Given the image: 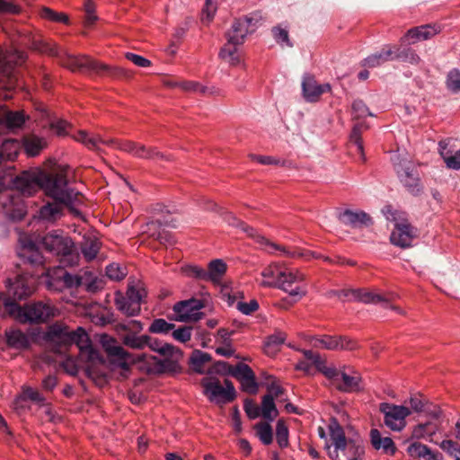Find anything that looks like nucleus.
<instances>
[{
  "label": "nucleus",
  "mask_w": 460,
  "mask_h": 460,
  "mask_svg": "<svg viewBox=\"0 0 460 460\" xmlns=\"http://www.w3.org/2000/svg\"><path fill=\"white\" fill-rule=\"evenodd\" d=\"M73 138L84 145L87 148L91 150H94L96 152H100V144L114 147L119 149L121 151L127 152L137 158L142 159H168L164 154L156 150L155 148H147L144 145L137 144L133 141L128 140H118L114 138L104 139L100 136H90L84 130H79L75 135H73Z\"/></svg>",
  "instance_id": "f257e3e1"
},
{
  "label": "nucleus",
  "mask_w": 460,
  "mask_h": 460,
  "mask_svg": "<svg viewBox=\"0 0 460 460\" xmlns=\"http://www.w3.org/2000/svg\"><path fill=\"white\" fill-rule=\"evenodd\" d=\"M261 276L262 277L261 282V286L262 287L279 288L288 293L290 296L297 297L298 299L303 297L306 293L305 290L301 288L298 285L293 287L294 284L304 281V274L299 271H288L284 266L279 263H270L266 266L261 270Z\"/></svg>",
  "instance_id": "f03ea898"
},
{
  "label": "nucleus",
  "mask_w": 460,
  "mask_h": 460,
  "mask_svg": "<svg viewBox=\"0 0 460 460\" xmlns=\"http://www.w3.org/2000/svg\"><path fill=\"white\" fill-rule=\"evenodd\" d=\"M331 446L328 454L332 460H361L365 454L363 441L359 438H347L343 429L336 420L329 425Z\"/></svg>",
  "instance_id": "7ed1b4c3"
},
{
  "label": "nucleus",
  "mask_w": 460,
  "mask_h": 460,
  "mask_svg": "<svg viewBox=\"0 0 460 460\" xmlns=\"http://www.w3.org/2000/svg\"><path fill=\"white\" fill-rule=\"evenodd\" d=\"M40 188L54 201L64 203L73 213H78L76 206L80 203V192L68 186L63 173H45L40 172Z\"/></svg>",
  "instance_id": "20e7f679"
},
{
  "label": "nucleus",
  "mask_w": 460,
  "mask_h": 460,
  "mask_svg": "<svg viewBox=\"0 0 460 460\" xmlns=\"http://www.w3.org/2000/svg\"><path fill=\"white\" fill-rule=\"evenodd\" d=\"M4 306L8 315L22 323H45L56 316L58 312V309L49 301L31 302L22 306L16 302L6 300Z\"/></svg>",
  "instance_id": "39448f33"
},
{
  "label": "nucleus",
  "mask_w": 460,
  "mask_h": 460,
  "mask_svg": "<svg viewBox=\"0 0 460 460\" xmlns=\"http://www.w3.org/2000/svg\"><path fill=\"white\" fill-rule=\"evenodd\" d=\"M61 63L63 66L70 69L72 72L109 75L113 78L128 76V72L124 68L119 66H109L85 55H67L62 58Z\"/></svg>",
  "instance_id": "423d86ee"
},
{
  "label": "nucleus",
  "mask_w": 460,
  "mask_h": 460,
  "mask_svg": "<svg viewBox=\"0 0 460 460\" xmlns=\"http://www.w3.org/2000/svg\"><path fill=\"white\" fill-rule=\"evenodd\" d=\"M41 243L46 251L59 258L65 266H74L79 261V252L73 240L58 231H52L44 235Z\"/></svg>",
  "instance_id": "0eeeda50"
},
{
  "label": "nucleus",
  "mask_w": 460,
  "mask_h": 460,
  "mask_svg": "<svg viewBox=\"0 0 460 460\" xmlns=\"http://www.w3.org/2000/svg\"><path fill=\"white\" fill-rule=\"evenodd\" d=\"M391 159L400 182L411 195H420L422 186L419 172L412 163L405 158H401L398 155H394Z\"/></svg>",
  "instance_id": "6e6552de"
},
{
  "label": "nucleus",
  "mask_w": 460,
  "mask_h": 460,
  "mask_svg": "<svg viewBox=\"0 0 460 460\" xmlns=\"http://www.w3.org/2000/svg\"><path fill=\"white\" fill-rule=\"evenodd\" d=\"M217 370L225 371L236 378L240 382L243 391L250 394H255L258 392L259 385L255 374L248 365L238 363L235 366H231L227 362L218 361Z\"/></svg>",
  "instance_id": "1a4fd4ad"
},
{
  "label": "nucleus",
  "mask_w": 460,
  "mask_h": 460,
  "mask_svg": "<svg viewBox=\"0 0 460 460\" xmlns=\"http://www.w3.org/2000/svg\"><path fill=\"white\" fill-rule=\"evenodd\" d=\"M263 17L260 12L250 13L243 18L236 19L226 33L228 41L243 44L245 37L255 31L261 25Z\"/></svg>",
  "instance_id": "9d476101"
},
{
  "label": "nucleus",
  "mask_w": 460,
  "mask_h": 460,
  "mask_svg": "<svg viewBox=\"0 0 460 460\" xmlns=\"http://www.w3.org/2000/svg\"><path fill=\"white\" fill-rule=\"evenodd\" d=\"M201 385L204 388V394L208 399L217 404L231 402L236 397L235 388L228 379L225 380V386H222L217 380L203 378Z\"/></svg>",
  "instance_id": "9b49d317"
},
{
  "label": "nucleus",
  "mask_w": 460,
  "mask_h": 460,
  "mask_svg": "<svg viewBox=\"0 0 460 460\" xmlns=\"http://www.w3.org/2000/svg\"><path fill=\"white\" fill-rule=\"evenodd\" d=\"M205 307V301L203 299L190 298L177 302L172 310L175 314L174 320L177 322H198L203 316L200 312Z\"/></svg>",
  "instance_id": "f8f14e48"
},
{
  "label": "nucleus",
  "mask_w": 460,
  "mask_h": 460,
  "mask_svg": "<svg viewBox=\"0 0 460 460\" xmlns=\"http://www.w3.org/2000/svg\"><path fill=\"white\" fill-rule=\"evenodd\" d=\"M379 411L384 414L385 424L394 431H400L405 427V419L411 412L408 407L389 402L380 403Z\"/></svg>",
  "instance_id": "ddd939ff"
},
{
  "label": "nucleus",
  "mask_w": 460,
  "mask_h": 460,
  "mask_svg": "<svg viewBox=\"0 0 460 460\" xmlns=\"http://www.w3.org/2000/svg\"><path fill=\"white\" fill-rule=\"evenodd\" d=\"M337 376L328 378L335 388L341 393H354L362 390L360 384L362 382L361 375L352 367L343 366L341 369L336 367Z\"/></svg>",
  "instance_id": "4468645a"
},
{
  "label": "nucleus",
  "mask_w": 460,
  "mask_h": 460,
  "mask_svg": "<svg viewBox=\"0 0 460 460\" xmlns=\"http://www.w3.org/2000/svg\"><path fill=\"white\" fill-rule=\"evenodd\" d=\"M330 295H335L338 296H343L345 297L351 296L355 300L365 304H380L384 308L392 309L400 314L404 313L401 308L391 305L390 302L383 296L362 289L331 291Z\"/></svg>",
  "instance_id": "2eb2a0df"
},
{
  "label": "nucleus",
  "mask_w": 460,
  "mask_h": 460,
  "mask_svg": "<svg viewBox=\"0 0 460 460\" xmlns=\"http://www.w3.org/2000/svg\"><path fill=\"white\" fill-rule=\"evenodd\" d=\"M9 296L13 299L22 300L31 296L35 290V280L28 274H19L12 280L7 279Z\"/></svg>",
  "instance_id": "dca6fc26"
},
{
  "label": "nucleus",
  "mask_w": 460,
  "mask_h": 460,
  "mask_svg": "<svg viewBox=\"0 0 460 460\" xmlns=\"http://www.w3.org/2000/svg\"><path fill=\"white\" fill-rule=\"evenodd\" d=\"M40 172L39 170L24 171L13 179V187L20 195L31 196L40 190Z\"/></svg>",
  "instance_id": "f3484780"
},
{
  "label": "nucleus",
  "mask_w": 460,
  "mask_h": 460,
  "mask_svg": "<svg viewBox=\"0 0 460 460\" xmlns=\"http://www.w3.org/2000/svg\"><path fill=\"white\" fill-rule=\"evenodd\" d=\"M43 339L55 352H60L61 349L68 347L69 329L63 323H55L48 326Z\"/></svg>",
  "instance_id": "a211bd4d"
},
{
  "label": "nucleus",
  "mask_w": 460,
  "mask_h": 460,
  "mask_svg": "<svg viewBox=\"0 0 460 460\" xmlns=\"http://www.w3.org/2000/svg\"><path fill=\"white\" fill-rule=\"evenodd\" d=\"M73 344H75L82 353L86 354L89 361H101L99 352L93 347L90 337L83 327L69 331L68 346Z\"/></svg>",
  "instance_id": "6ab92c4d"
},
{
  "label": "nucleus",
  "mask_w": 460,
  "mask_h": 460,
  "mask_svg": "<svg viewBox=\"0 0 460 460\" xmlns=\"http://www.w3.org/2000/svg\"><path fill=\"white\" fill-rule=\"evenodd\" d=\"M103 347L108 355L110 362L115 367L122 370H128L130 364L135 362L132 354L125 350L121 346L117 345L115 340L104 343Z\"/></svg>",
  "instance_id": "aec40b11"
},
{
  "label": "nucleus",
  "mask_w": 460,
  "mask_h": 460,
  "mask_svg": "<svg viewBox=\"0 0 460 460\" xmlns=\"http://www.w3.org/2000/svg\"><path fill=\"white\" fill-rule=\"evenodd\" d=\"M5 214L13 220H22L27 213L26 206L20 194L6 193L2 196Z\"/></svg>",
  "instance_id": "412c9836"
},
{
  "label": "nucleus",
  "mask_w": 460,
  "mask_h": 460,
  "mask_svg": "<svg viewBox=\"0 0 460 460\" xmlns=\"http://www.w3.org/2000/svg\"><path fill=\"white\" fill-rule=\"evenodd\" d=\"M269 253H274L278 251L284 257L290 259H304L309 261L311 259H318L320 256L316 255L314 252L305 250L298 246H287L280 245L276 243H269V246L266 249Z\"/></svg>",
  "instance_id": "4be33fe9"
},
{
  "label": "nucleus",
  "mask_w": 460,
  "mask_h": 460,
  "mask_svg": "<svg viewBox=\"0 0 460 460\" xmlns=\"http://www.w3.org/2000/svg\"><path fill=\"white\" fill-rule=\"evenodd\" d=\"M331 91L330 84H320L316 82L314 76L305 75L302 82L303 96L308 102H315L319 100L320 96Z\"/></svg>",
  "instance_id": "5701e85b"
},
{
  "label": "nucleus",
  "mask_w": 460,
  "mask_h": 460,
  "mask_svg": "<svg viewBox=\"0 0 460 460\" xmlns=\"http://www.w3.org/2000/svg\"><path fill=\"white\" fill-rule=\"evenodd\" d=\"M338 219L345 226L352 228H360L372 225V218L364 211L345 209L340 211Z\"/></svg>",
  "instance_id": "b1692460"
},
{
  "label": "nucleus",
  "mask_w": 460,
  "mask_h": 460,
  "mask_svg": "<svg viewBox=\"0 0 460 460\" xmlns=\"http://www.w3.org/2000/svg\"><path fill=\"white\" fill-rule=\"evenodd\" d=\"M21 248L18 251L19 257L31 266H42L45 260L37 245L31 240H22Z\"/></svg>",
  "instance_id": "393cba45"
},
{
  "label": "nucleus",
  "mask_w": 460,
  "mask_h": 460,
  "mask_svg": "<svg viewBox=\"0 0 460 460\" xmlns=\"http://www.w3.org/2000/svg\"><path fill=\"white\" fill-rule=\"evenodd\" d=\"M164 358L157 359L155 366L157 371L160 373H178L181 370L180 361L183 354L181 350L176 347L172 351H169Z\"/></svg>",
  "instance_id": "a878e982"
},
{
  "label": "nucleus",
  "mask_w": 460,
  "mask_h": 460,
  "mask_svg": "<svg viewBox=\"0 0 460 460\" xmlns=\"http://www.w3.org/2000/svg\"><path fill=\"white\" fill-rule=\"evenodd\" d=\"M414 237V230L411 225L396 224L394 230L390 235V241L396 246L407 248L411 245Z\"/></svg>",
  "instance_id": "bb28decb"
},
{
  "label": "nucleus",
  "mask_w": 460,
  "mask_h": 460,
  "mask_svg": "<svg viewBox=\"0 0 460 460\" xmlns=\"http://www.w3.org/2000/svg\"><path fill=\"white\" fill-rule=\"evenodd\" d=\"M440 32V26L436 24H426L410 29L405 36L402 39L403 42L405 40H411L409 43H415L420 40H429Z\"/></svg>",
  "instance_id": "cd10ccee"
},
{
  "label": "nucleus",
  "mask_w": 460,
  "mask_h": 460,
  "mask_svg": "<svg viewBox=\"0 0 460 460\" xmlns=\"http://www.w3.org/2000/svg\"><path fill=\"white\" fill-rule=\"evenodd\" d=\"M325 347L327 350H356L359 349L357 341L348 336L325 335Z\"/></svg>",
  "instance_id": "c85d7f7f"
},
{
  "label": "nucleus",
  "mask_w": 460,
  "mask_h": 460,
  "mask_svg": "<svg viewBox=\"0 0 460 460\" xmlns=\"http://www.w3.org/2000/svg\"><path fill=\"white\" fill-rule=\"evenodd\" d=\"M388 61H394L393 45H385L379 51L367 56L362 66L367 68H375Z\"/></svg>",
  "instance_id": "c756f323"
},
{
  "label": "nucleus",
  "mask_w": 460,
  "mask_h": 460,
  "mask_svg": "<svg viewBox=\"0 0 460 460\" xmlns=\"http://www.w3.org/2000/svg\"><path fill=\"white\" fill-rule=\"evenodd\" d=\"M4 337L6 344L12 349L24 350L31 346L30 337L19 329L6 330Z\"/></svg>",
  "instance_id": "7c9ffc66"
},
{
  "label": "nucleus",
  "mask_w": 460,
  "mask_h": 460,
  "mask_svg": "<svg viewBox=\"0 0 460 460\" xmlns=\"http://www.w3.org/2000/svg\"><path fill=\"white\" fill-rule=\"evenodd\" d=\"M370 441L376 450H382L385 454L393 456L396 452V447L389 437H382L380 431L373 429L370 431Z\"/></svg>",
  "instance_id": "2f4dec72"
},
{
  "label": "nucleus",
  "mask_w": 460,
  "mask_h": 460,
  "mask_svg": "<svg viewBox=\"0 0 460 460\" xmlns=\"http://www.w3.org/2000/svg\"><path fill=\"white\" fill-rule=\"evenodd\" d=\"M304 357L312 362V364L324 375L326 378H335L337 376L336 367H327L325 365V360L322 358L319 353L314 352L311 349H304L303 351Z\"/></svg>",
  "instance_id": "473e14b6"
},
{
  "label": "nucleus",
  "mask_w": 460,
  "mask_h": 460,
  "mask_svg": "<svg viewBox=\"0 0 460 460\" xmlns=\"http://www.w3.org/2000/svg\"><path fill=\"white\" fill-rule=\"evenodd\" d=\"M27 55L25 52L17 49H11L4 52L3 68L2 72L9 74L13 67L17 65H22L25 62Z\"/></svg>",
  "instance_id": "72a5a7b5"
},
{
  "label": "nucleus",
  "mask_w": 460,
  "mask_h": 460,
  "mask_svg": "<svg viewBox=\"0 0 460 460\" xmlns=\"http://www.w3.org/2000/svg\"><path fill=\"white\" fill-rule=\"evenodd\" d=\"M227 270V265L221 259H215L209 261L207 270L208 282L219 284Z\"/></svg>",
  "instance_id": "f704fd0d"
},
{
  "label": "nucleus",
  "mask_w": 460,
  "mask_h": 460,
  "mask_svg": "<svg viewBox=\"0 0 460 460\" xmlns=\"http://www.w3.org/2000/svg\"><path fill=\"white\" fill-rule=\"evenodd\" d=\"M101 248V242L94 236H84L81 243L80 250L87 261L96 258Z\"/></svg>",
  "instance_id": "c9c22d12"
},
{
  "label": "nucleus",
  "mask_w": 460,
  "mask_h": 460,
  "mask_svg": "<svg viewBox=\"0 0 460 460\" xmlns=\"http://www.w3.org/2000/svg\"><path fill=\"white\" fill-rule=\"evenodd\" d=\"M240 45L241 44H235L227 40V42L220 49L219 58L231 66L239 65L241 63V55L238 49V46Z\"/></svg>",
  "instance_id": "e433bc0d"
},
{
  "label": "nucleus",
  "mask_w": 460,
  "mask_h": 460,
  "mask_svg": "<svg viewBox=\"0 0 460 460\" xmlns=\"http://www.w3.org/2000/svg\"><path fill=\"white\" fill-rule=\"evenodd\" d=\"M28 44L31 49L38 52L49 54L50 56L59 55L58 48L55 44L45 41L40 36L30 37Z\"/></svg>",
  "instance_id": "4c0bfd02"
},
{
  "label": "nucleus",
  "mask_w": 460,
  "mask_h": 460,
  "mask_svg": "<svg viewBox=\"0 0 460 460\" xmlns=\"http://www.w3.org/2000/svg\"><path fill=\"white\" fill-rule=\"evenodd\" d=\"M46 146L44 138L36 136H30L23 138L22 147L26 155L31 157L37 156Z\"/></svg>",
  "instance_id": "58836bf2"
},
{
  "label": "nucleus",
  "mask_w": 460,
  "mask_h": 460,
  "mask_svg": "<svg viewBox=\"0 0 460 460\" xmlns=\"http://www.w3.org/2000/svg\"><path fill=\"white\" fill-rule=\"evenodd\" d=\"M438 151L447 168L460 170L459 150L456 151L455 155H452V153L447 150V143L442 140L438 143Z\"/></svg>",
  "instance_id": "ea45409f"
},
{
  "label": "nucleus",
  "mask_w": 460,
  "mask_h": 460,
  "mask_svg": "<svg viewBox=\"0 0 460 460\" xmlns=\"http://www.w3.org/2000/svg\"><path fill=\"white\" fill-rule=\"evenodd\" d=\"M394 60L416 65L420 62V57L415 50L409 47L393 45Z\"/></svg>",
  "instance_id": "a19ab883"
},
{
  "label": "nucleus",
  "mask_w": 460,
  "mask_h": 460,
  "mask_svg": "<svg viewBox=\"0 0 460 460\" xmlns=\"http://www.w3.org/2000/svg\"><path fill=\"white\" fill-rule=\"evenodd\" d=\"M115 305L121 313L128 316H136L140 313L141 307L136 302H130L121 293H117Z\"/></svg>",
  "instance_id": "79ce46f5"
},
{
  "label": "nucleus",
  "mask_w": 460,
  "mask_h": 460,
  "mask_svg": "<svg viewBox=\"0 0 460 460\" xmlns=\"http://www.w3.org/2000/svg\"><path fill=\"white\" fill-rule=\"evenodd\" d=\"M22 149V143L16 139H5L1 145L0 155L2 159L8 161L14 160L20 150Z\"/></svg>",
  "instance_id": "37998d69"
},
{
  "label": "nucleus",
  "mask_w": 460,
  "mask_h": 460,
  "mask_svg": "<svg viewBox=\"0 0 460 460\" xmlns=\"http://www.w3.org/2000/svg\"><path fill=\"white\" fill-rule=\"evenodd\" d=\"M24 122L25 117L20 111H6L0 118V123L9 129L19 128Z\"/></svg>",
  "instance_id": "c03bdc74"
},
{
  "label": "nucleus",
  "mask_w": 460,
  "mask_h": 460,
  "mask_svg": "<svg viewBox=\"0 0 460 460\" xmlns=\"http://www.w3.org/2000/svg\"><path fill=\"white\" fill-rule=\"evenodd\" d=\"M261 413L263 419L272 421L279 414L272 394H265L261 400Z\"/></svg>",
  "instance_id": "a18cd8bd"
},
{
  "label": "nucleus",
  "mask_w": 460,
  "mask_h": 460,
  "mask_svg": "<svg viewBox=\"0 0 460 460\" xmlns=\"http://www.w3.org/2000/svg\"><path fill=\"white\" fill-rule=\"evenodd\" d=\"M62 205L58 201L49 202L40 209V217L47 221H54L61 216Z\"/></svg>",
  "instance_id": "49530a36"
},
{
  "label": "nucleus",
  "mask_w": 460,
  "mask_h": 460,
  "mask_svg": "<svg viewBox=\"0 0 460 460\" xmlns=\"http://www.w3.org/2000/svg\"><path fill=\"white\" fill-rule=\"evenodd\" d=\"M149 340L150 336L146 334L138 336L134 333H129L122 337V343L134 349H143L146 347Z\"/></svg>",
  "instance_id": "de8ad7c7"
},
{
  "label": "nucleus",
  "mask_w": 460,
  "mask_h": 460,
  "mask_svg": "<svg viewBox=\"0 0 460 460\" xmlns=\"http://www.w3.org/2000/svg\"><path fill=\"white\" fill-rule=\"evenodd\" d=\"M210 360V354L199 349L194 350L190 358L193 370L199 374L204 373L203 365Z\"/></svg>",
  "instance_id": "09e8293b"
},
{
  "label": "nucleus",
  "mask_w": 460,
  "mask_h": 460,
  "mask_svg": "<svg viewBox=\"0 0 460 460\" xmlns=\"http://www.w3.org/2000/svg\"><path fill=\"white\" fill-rule=\"evenodd\" d=\"M286 337V334L282 332H276L270 335L264 343L265 352L269 355L274 354L278 348L285 342Z\"/></svg>",
  "instance_id": "8fccbe9b"
},
{
  "label": "nucleus",
  "mask_w": 460,
  "mask_h": 460,
  "mask_svg": "<svg viewBox=\"0 0 460 460\" xmlns=\"http://www.w3.org/2000/svg\"><path fill=\"white\" fill-rule=\"evenodd\" d=\"M256 435L261 442L265 445H270L273 440V431L271 426L268 422H260L254 426Z\"/></svg>",
  "instance_id": "3c124183"
},
{
  "label": "nucleus",
  "mask_w": 460,
  "mask_h": 460,
  "mask_svg": "<svg viewBox=\"0 0 460 460\" xmlns=\"http://www.w3.org/2000/svg\"><path fill=\"white\" fill-rule=\"evenodd\" d=\"M175 325L164 318H156L148 327V332L157 334H167L174 329Z\"/></svg>",
  "instance_id": "603ef678"
},
{
  "label": "nucleus",
  "mask_w": 460,
  "mask_h": 460,
  "mask_svg": "<svg viewBox=\"0 0 460 460\" xmlns=\"http://www.w3.org/2000/svg\"><path fill=\"white\" fill-rule=\"evenodd\" d=\"M236 227L241 228L244 233H246L248 234V236L254 239L258 243L264 245L265 250L268 248L269 243L271 242L269 239H267L265 236L259 234L255 228L249 226L244 222H239L238 225H236Z\"/></svg>",
  "instance_id": "864d4df0"
},
{
  "label": "nucleus",
  "mask_w": 460,
  "mask_h": 460,
  "mask_svg": "<svg viewBox=\"0 0 460 460\" xmlns=\"http://www.w3.org/2000/svg\"><path fill=\"white\" fill-rule=\"evenodd\" d=\"M276 440L281 448L288 446V429L282 420H279L276 424Z\"/></svg>",
  "instance_id": "5fc2aeb1"
},
{
  "label": "nucleus",
  "mask_w": 460,
  "mask_h": 460,
  "mask_svg": "<svg viewBox=\"0 0 460 460\" xmlns=\"http://www.w3.org/2000/svg\"><path fill=\"white\" fill-rule=\"evenodd\" d=\"M40 16L46 20L54 22L68 23L69 18L64 13H58L49 7H43L40 10Z\"/></svg>",
  "instance_id": "6e6d98bb"
},
{
  "label": "nucleus",
  "mask_w": 460,
  "mask_h": 460,
  "mask_svg": "<svg viewBox=\"0 0 460 460\" xmlns=\"http://www.w3.org/2000/svg\"><path fill=\"white\" fill-rule=\"evenodd\" d=\"M446 84L450 92L460 93V70L458 68H453L448 72Z\"/></svg>",
  "instance_id": "4d7b16f0"
},
{
  "label": "nucleus",
  "mask_w": 460,
  "mask_h": 460,
  "mask_svg": "<svg viewBox=\"0 0 460 460\" xmlns=\"http://www.w3.org/2000/svg\"><path fill=\"white\" fill-rule=\"evenodd\" d=\"M146 347H149L153 351L159 353L161 356H165V354L172 351L175 346L150 336Z\"/></svg>",
  "instance_id": "13d9d810"
},
{
  "label": "nucleus",
  "mask_w": 460,
  "mask_h": 460,
  "mask_svg": "<svg viewBox=\"0 0 460 460\" xmlns=\"http://www.w3.org/2000/svg\"><path fill=\"white\" fill-rule=\"evenodd\" d=\"M182 271L189 278L208 281L207 270L199 265H187L182 268Z\"/></svg>",
  "instance_id": "bf43d9fd"
},
{
  "label": "nucleus",
  "mask_w": 460,
  "mask_h": 460,
  "mask_svg": "<svg viewBox=\"0 0 460 460\" xmlns=\"http://www.w3.org/2000/svg\"><path fill=\"white\" fill-rule=\"evenodd\" d=\"M438 426L430 421L426 423H420L417 425L413 429V434L418 438L430 437L436 433Z\"/></svg>",
  "instance_id": "052dcab7"
},
{
  "label": "nucleus",
  "mask_w": 460,
  "mask_h": 460,
  "mask_svg": "<svg viewBox=\"0 0 460 460\" xmlns=\"http://www.w3.org/2000/svg\"><path fill=\"white\" fill-rule=\"evenodd\" d=\"M273 38L278 44L284 47H292L293 44L289 40L288 31L287 29L276 26L272 28Z\"/></svg>",
  "instance_id": "680f3d73"
},
{
  "label": "nucleus",
  "mask_w": 460,
  "mask_h": 460,
  "mask_svg": "<svg viewBox=\"0 0 460 460\" xmlns=\"http://www.w3.org/2000/svg\"><path fill=\"white\" fill-rule=\"evenodd\" d=\"M351 108L354 119H361L366 118L367 116H374V114L369 111L368 107L361 100H355L352 102Z\"/></svg>",
  "instance_id": "e2e57ef3"
},
{
  "label": "nucleus",
  "mask_w": 460,
  "mask_h": 460,
  "mask_svg": "<svg viewBox=\"0 0 460 460\" xmlns=\"http://www.w3.org/2000/svg\"><path fill=\"white\" fill-rule=\"evenodd\" d=\"M439 447L443 451L447 453L449 456L455 457L456 460H460V446L456 442L451 439H445L441 441Z\"/></svg>",
  "instance_id": "0e129e2a"
},
{
  "label": "nucleus",
  "mask_w": 460,
  "mask_h": 460,
  "mask_svg": "<svg viewBox=\"0 0 460 460\" xmlns=\"http://www.w3.org/2000/svg\"><path fill=\"white\" fill-rule=\"evenodd\" d=\"M64 286L67 288H78L83 284V278L65 271L60 277Z\"/></svg>",
  "instance_id": "69168bd1"
},
{
  "label": "nucleus",
  "mask_w": 460,
  "mask_h": 460,
  "mask_svg": "<svg viewBox=\"0 0 460 460\" xmlns=\"http://www.w3.org/2000/svg\"><path fill=\"white\" fill-rule=\"evenodd\" d=\"M366 128V126L363 123H358L356 124L350 133V141L353 142L358 152L363 153V143L361 140V132L362 128Z\"/></svg>",
  "instance_id": "338daca9"
},
{
  "label": "nucleus",
  "mask_w": 460,
  "mask_h": 460,
  "mask_svg": "<svg viewBox=\"0 0 460 460\" xmlns=\"http://www.w3.org/2000/svg\"><path fill=\"white\" fill-rule=\"evenodd\" d=\"M243 410L250 420L261 416V408L252 399L244 400Z\"/></svg>",
  "instance_id": "774afa93"
}]
</instances>
